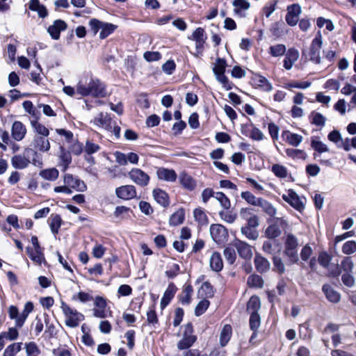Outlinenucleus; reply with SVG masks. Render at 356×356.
Masks as SVG:
<instances>
[{"label":"nucleus","instance_id":"1","mask_svg":"<svg viewBox=\"0 0 356 356\" xmlns=\"http://www.w3.org/2000/svg\"><path fill=\"white\" fill-rule=\"evenodd\" d=\"M11 163L15 169H24L32 163L35 166L41 167L42 163L38 152L31 149L26 148L22 154L12 157Z\"/></svg>","mask_w":356,"mask_h":356},{"label":"nucleus","instance_id":"2","mask_svg":"<svg viewBox=\"0 0 356 356\" xmlns=\"http://www.w3.org/2000/svg\"><path fill=\"white\" fill-rule=\"evenodd\" d=\"M76 92L81 96L91 95L94 97H104L107 94L104 83L99 79L92 78L90 79L87 85L79 83L76 86Z\"/></svg>","mask_w":356,"mask_h":356},{"label":"nucleus","instance_id":"3","mask_svg":"<svg viewBox=\"0 0 356 356\" xmlns=\"http://www.w3.org/2000/svg\"><path fill=\"white\" fill-rule=\"evenodd\" d=\"M31 241L33 248L28 246L26 248V253L32 261L41 264L42 261L44 260V256L42 252L43 248L40 246L36 236H32Z\"/></svg>","mask_w":356,"mask_h":356},{"label":"nucleus","instance_id":"4","mask_svg":"<svg viewBox=\"0 0 356 356\" xmlns=\"http://www.w3.org/2000/svg\"><path fill=\"white\" fill-rule=\"evenodd\" d=\"M354 267L353 261L350 257H346L341 262L340 267L338 265L330 266L329 268L330 275L332 277H337L341 273V268L345 273H352Z\"/></svg>","mask_w":356,"mask_h":356},{"label":"nucleus","instance_id":"5","mask_svg":"<svg viewBox=\"0 0 356 356\" xmlns=\"http://www.w3.org/2000/svg\"><path fill=\"white\" fill-rule=\"evenodd\" d=\"M210 234L212 239L218 244L222 243L228 236L227 229L220 224H212L210 226Z\"/></svg>","mask_w":356,"mask_h":356},{"label":"nucleus","instance_id":"6","mask_svg":"<svg viewBox=\"0 0 356 356\" xmlns=\"http://www.w3.org/2000/svg\"><path fill=\"white\" fill-rule=\"evenodd\" d=\"M129 178L137 185L144 187L149 182V176L140 168H133L129 172Z\"/></svg>","mask_w":356,"mask_h":356},{"label":"nucleus","instance_id":"7","mask_svg":"<svg viewBox=\"0 0 356 356\" xmlns=\"http://www.w3.org/2000/svg\"><path fill=\"white\" fill-rule=\"evenodd\" d=\"M64 184L68 186L71 189L73 188L77 191L83 192L86 191L87 186L83 181L77 177H74L72 174H65L63 178Z\"/></svg>","mask_w":356,"mask_h":356},{"label":"nucleus","instance_id":"8","mask_svg":"<svg viewBox=\"0 0 356 356\" xmlns=\"http://www.w3.org/2000/svg\"><path fill=\"white\" fill-rule=\"evenodd\" d=\"M116 196L123 200H129L136 197V187L133 185H124L115 188Z\"/></svg>","mask_w":356,"mask_h":356},{"label":"nucleus","instance_id":"9","mask_svg":"<svg viewBox=\"0 0 356 356\" xmlns=\"http://www.w3.org/2000/svg\"><path fill=\"white\" fill-rule=\"evenodd\" d=\"M300 13L301 8L298 4L294 3L289 6L287 7V13L285 17L286 23L291 26L296 25Z\"/></svg>","mask_w":356,"mask_h":356},{"label":"nucleus","instance_id":"10","mask_svg":"<svg viewBox=\"0 0 356 356\" xmlns=\"http://www.w3.org/2000/svg\"><path fill=\"white\" fill-rule=\"evenodd\" d=\"M93 123L105 129L106 131H111L114 122L107 113H99L93 120Z\"/></svg>","mask_w":356,"mask_h":356},{"label":"nucleus","instance_id":"11","mask_svg":"<svg viewBox=\"0 0 356 356\" xmlns=\"http://www.w3.org/2000/svg\"><path fill=\"white\" fill-rule=\"evenodd\" d=\"M283 200L288 202L291 207L296 210L301 211L304 209V204L300 200V197L297 193L293 190H289L286 195H282Z\"/></svg>","mask_w":356,"mask_h":356},{"label":"nucleus","instance_id":"12","mask_svg":"<svg viewBox=\"0 0 356 356\" xmlns=\"http://www.w3.org/2000/svg\"><path fill=\"white\" fill-rule=\"evenodd\" d=\"M67 28V23L62 19H56L54 24L49 26L47 32L54 40H58L60 38V31H65Z\"/></svg>","mask_w":356,"mask_h":356},{"label":"nucleus","instance_id":"13","mask_svg":"<svg viewBox=\"0 0 356 356\" xmlns=\"http://www.w3.org/2000/svg\"><path fill=\"white\" fill-rule=\"evenodd\" d=\"M252 85L256 88H260L261 90L269 92L273 89L272 84L268 80L259 74H254L251 79Z\"/></svg>","mask_w":356,"mask_h":356},{"label":"nucleus","instance_id":"14","mask_svg":"<svg viewBox=\"0 0 356 356\" xmlns=\"http://www.w3.org/2000/svg\"><path fill=\"white\" fill-rule=\"evenodd\" d=\"M239 256L245 259H250L252 255L251 246L247 243L236 239L234 243Z\"/></svg>","mask_w":356,"mask_h":356},{"label":"nucleus","instance_id":"15","mask_svg":"<svg viewBox=\"0 0 356 356\" xmlns=\"http://www.w3.org/2000/svg\"><path fill=\"white\" fill-rule=\"evenodd\" d=\"M177 291V288L173 282L168 284L161 300L160 306L161 309H163L170 304Z\"/></svg>","mask_w":356,"mask_h":356},{"label":"nucleus","instance_id":"16","mask_svg":"<svg viewBox=\"0 0 356 356\" xmlns=\"http://www.w3.org/2000/svg\"><path fill=\"white\" fill-rule=\"evenodd\" d=\"M257 207H261L262 211L268 216V220L280 218V217L277 216V211L276 208L266 200L262 198Z\"/></svg>","mask_w":356,"mask_h":356},{"label":"nucleus","instance_id":"17","mask_svg":"<svg viewBox=\"0 0 356 356\" xmlns=\"http://www.w3.org/2000/svg\"><path fill=\"white\" fill-rule=\"evenodd\" d=\"M156 175L159 179L168 182H174L177 178V175L173 169L165 168H159L157 170Z\"/></svg>","mask_w":356,"mask_h":356},{"label":"nucleus","instance_id":"18","mask_svg":"<svg viewBox=\"0 0 356 356\" xmlns=\"http://www.w3.org/2000/svg\"><path fill=\"white\" fill-rule=\"evenodd\" d=\"M26 133V127L19 121H15L12 126V136L17 140H22Z\"/></svg>","mask_w":356,"mask_h":356},{"label":"nucleus","instance_id":"19","mask_svg":"<svg viewBox=\"0 0 356 356\" xmlns=\"http://www.w3.org/2000/svg\"><path fill=\"white\" fill-rule=\"evenodd\" d=\"M156 202L163 207H168L170 204L168 194L161 188H156L152 192Z\"/></svg>","mask_w":356,"mask_h":356},{"label":"nucleus","instance_id":"20","mask_svg":"<svg viewBox=\"0 0 356 356\" xmlns=\"http://www.w3.org/2000/svg\"><path fill=\"white\" fill-rule=\"evenodd\" d=\"M29 8L38 13V15L41 18H45L48 16V10L46 6L41 4L39 0H30L29 3Z\"/></svg>","mask_w":356,"mask_h":356},{"label":"nucleus","instance_id":"21","mask_svg":"<svg viewBox=\"0 0 356 356\" xmlns=\"http://www.w3.org/2000/svg\"><path fill=\"white\" fill-rule=\"evenodd\" d=\"M33 307L34 306L32 302H27L25 304L23 312L19 314V317L15 321V326L17 327L20 328L24 325L29 314L33 310Z\"/></svg>","mask_w":356,"mask_h":356},{"label":"nucleus","instance_id":"22","mask_svg":"<svg viewBox=\"0 0 356 356\" xmlns=\"http://www.w3.org/2000/svg\"><path fill=\"white\" fill-rule=\"evenodd\" d=\"M232 5L234 7V13L241 17L245 16L244 11L248 10L250 7V4L247 0H234Z\"/></svg>","mask_w":356,"mask_h":356},{"label":"nucleus","instance_id":"23","mask_svg":"<svg viewBox=\"0 0 356 356\" xmlns=\"http://www.w3.org/2000/svg\"><path fill=\"white\" fill-rule=\"evenodd\" d=\"M299 56L298 51L295 49H289L284 59V67L286 70H291L293 63L298 60Z\"/></svg>","mask_w":356,"mask_h":356},{"label":"nucleus","instance_id":"24","mask_svg":"<svg viewBox=\"0 0 356 356\" xmlns=\"http://www.w3.org/2000/svg\"><path fill=\"white\" fill-rule=\"evenodd\" d=\"M47 136H35L33 140V146L41 152H47L50 149V143Z\"/></svg>","mask_w":356,"mask_h":356},{"label":"nucleus","instance_id":"25","mask_svg":"<svg viewBox=\"0 0 356 356\" xmlns=\"http://www.w3.org/2000/svg\"><path fill=\"white\" fill-rule=\"evenodd\" d=\"M179 179L180 184L184 188L188 191H193L195 189L196 186V182L193 179V177L188 175L186 172H181L179 174Z\"/></svg>","mask_w":356,"mask_h":356},{"label":"nucleus","instance_id":"26","mask_svg":"<svg viewBox=\"0 0 356 356\" xmlns=\"http://www.w3.org/2000/svg\"><path fill=\"white\" fill-rule=\"evenodd\" d=\"M254 263L257 270L260 273H266L270 269V262L261 255L256 254Z\"/></svg>","mask_w":356,"mask_h":356},{"label":"nucleus","instance_id":"27","mask_svg":"<svg viewBox=\"0 0 356 356\" xmlns=\"http://www.w3.org/2000/svg\"><path fill=\"white\" fill-rule=\"evenodd\" d=\"M210 267L215 272H220L223 268V262L219 252H215L210 258Z\"/></svg>","mask_w":356,"mask_h":356},{"label":"nucleus","instance_id":"28","mask_svg":"<svg viewBox=\"0 0 356 356\" xmlns=\"http://www.w3.org/2000/svg\"><path fill=\"white\" fill-rule=\"evenodd\" d=\"M323 291L329 301L334 303L339 302L341 298L340 294L331 286L328 284L323 285Z\"/></svg>","mask_w":356,"mask_h":356},{"label":"nucleus","instance_id":"29","mask_svg":"<svg viewBox=\"0 0 356 356\" xmlns=\"http://www.w3.org/2000/svg\"><path fill=\"white\" fill-rule=\"evenodd\" d=\"M193 291L191 285H186L182 292L178 296L179 300L182 305H189L191 302V295Z\"/></svg>","mask_w":356,"mask_h":356},{"label":"nucleus","instance_id":"30","mask_svg":"<svg viewBox=\"0 0 356 356\" xmlns=\"http://www.w3.org/2000/svg\"><path fill=\"white\" fill-rule=\"evenodd\" d=\"M49 227L54 234H57L62 225L63 220L58 214H51L49 218Z\"/></svg>","mask_w":356,"mask_h":356},{"label":"nucleus","instance_id":"31","mask_svg":"<svg viewBox=\"0 0 356 356\" xmlns=\"http://www.w3.org/2000/svg\"><path fill=\"white\" fill-rule=\"evenodd\" d=\"M184 210L180 209L171 215L169 219V224L170 226H177L184 222Z\"/></svg>","mask_w":356,"mask_h":356},{"label":"nucleus","instance_id":"32","mask_svg":"<svg viewBox=\"0 0 356 356\" xmlns=\"http://www.w3.org/2000/svg\"><path fill=\"white\" fill-rule=\"evenodd\" d=\"M282 137L286 140V141L293 146H298L302 140V136L296 134L291 133L289 131H284L282 133Z\"/></svg>","mask_w":356,"mask_h":356},{"label":"nucleus","instance_id":"33","mask_svg":"<svg viewBox=\"0 0 356 356\" xmlns=\"http://www.w3.org/2000/svg\"><path fill=\"white\" fill-rule=\"evenodd\" d=\"M232 331V329L230 325L227 324L224 325L220 335V343L221 346L223 347L227 344L231 339Z\"/></svg>","mask_w":356,"mask_h":356},{"label":"nucleus","instance_id":"34","mask_svg":"<svg viewBox=\"0 0 356 356\" xmlns=\"http://www.w3.org/2000/svg\"><path fill=\"white\" fill-rule=\"evenodd\" d=\"M261 307L260 299L257 296H252L247 303V311L250 313H258Z\"/></svg>","mask_w":356,"mask_h":356},{"label":"nucleus","instance_id":"35","mask_svg":"<svg viewBox=\"0 0 356 356\" xmlns=\"http://www.w3.org/2000/svg\"><path fill=\"white\" fill-rule=\"evenodd\" d=\"M39 175L46 180L55 181L58 177L59 172L57 169L53 168L42 170L40 172Z\"/></svg>","mask_w":356,"mask_h":356},{"label":"nucleus","instance_id":"36","mask_svg":"<svg viewBox=\"0 0 356 356\" xmlns=\"http://www.w3.org/2000/svg\"><path fill=\"white\" fill-rule=\"evenodd\" d=\"M247 284L250 288L261 289L264 286V280L260 275L252 274L248 277Z\"/></svg>","mask_w":356,"mask_h":356},{"label":"nucleus","instance_id":"37","mask_svg":"<svg viewBox=\"0 0 356 356\" xmlns=\"http://www.w3.org/2000/svg\"><path fill=\"white\" fill-rule=\"evenodd\" d=\"M117 29V26L111 23L104 22L99 33V38L105 39L114 32Z\"/></svg>","mask_w":356,"mask_h":356},{"label":"nucleus","instance_id":"38","mask_svg":"<svg viewBox=\"0 0 356 356\" xmlns=\"http://www.w3.org/2000/svg\"><path fill=\"white\" fill-rule=\"evenodd\" d=\"M196 340L197 337H183L177 343V348L179 350L188 349L193 345Z\"/></svg>","mask_w":356,"mask_h":356},{"label":"nucleus","instance_id":"39","mask_svg":"<svg viewBox=\"0 0 356 356\" xmlns=\"http://www.w3.org/2000/svg\"><path fill=\"white\" fill-rule=\"evenodd\" d=\"M241 197L245 200L247 203L252 206L257 207L261 202L262 197H257L250 191H244L241 194Z\"/></svg>","mask_w":356,"mask_h":356},{"label":"nucleus","instance_id":"40","mask_svg":"<svg viewBox=\"0 0 356 356\" xmlns=\"http://www.w3.org/2000/svg\"><path fill=\"white\" fill-rule=\"evenodd\" d=\"M341 251L346 255H350L356 253V241L350 240L346 241L342 245Z\"/></svg>","mask_w":356,"mask_h":356},{"label":"nucleus","instance_id":"41","mask_svg":"<svg viewBox=\"0 0 356 356\" xmlns=\"http://www.w3.org/2000/svg\"><path fill=\"white\" fill-rule=\"evenodd\" d=\"M199 293L206 298H212L214 296V290L213 286L209 282H204L199 290Z\"/></svg>","mask_w":356,"mask_h":356},{"label":"nucleus","instance_id":"42","mask_svg":"<svg viewBox=\"0 0 356 356\" xmlns=\"http://www.w3.org/2000/svg\"><path fill=\"white\" fill-rule=\"evenodd\" d=\"M31 126L34 129L35 131L38 134V136H48L49 134V129L45 127L43 124L38 122L37 120L31 121Z\"/></svg>","mask_w":356,"mask_h":356},{"label":"nucleus","instance_id":"43","mask_svg":"<svg viewBox=\"0 0 356 356\" xmlns=\"http://www.w3.org/2000/svg\"><path fill=\"white\" fill-rule=\"evenodd\" d=\"M241 234L248 239L256 240L259 237V232L255 228L243 226L241 229Z\"/></svg>","mask_w":356,"mask_h":356},{"label":"nucleus","instance_id":"44","mask_svg":"<svg viewBox=\"0 0 356 356\" xmlns=\"http://www.w3.org/2000/svg\"><path fill=\"white\" fill-rule=\"evenodd\" d=\"M261 325V317L259 313H250L249 325L251 330H258Z\"/></svg>","mask_w":356,"mask_h":356},{"label":"nucleus","instance_id":"45","mask_svg":"<svg viewBox=\"0 0 356 356\" xmlns=\"http://www.w3.org/2000/svg\"><path fill=\"white\" fill-rule=\"evenodd\" d=\"M22 343H13L9 345L4 350L3 356H15L22 349Z\"/></svg>","mask_w":356,"mask_h":356},{"label":"nucleus","instance_id":"46","mask_svg":"<svg viewBox=\"0 0 356 356\" xmlns=\"http://www.w3.org/2000/svg\"><path fill=\"white\" fill-rule=\"evenodd\" d=\"M210 302L206 298L200 300L195 308V315L200 316L202 315L209 307Z\"/></svg>","mask_w":356,"mask_h":356},{"label":"nucleus","instance_id":"47","mask_svg":"<svg viewBox=\"0 0 356 356\" xmlns=\"http://www.w3.org/2000/svg\"><path fill=\"white\" fill-rule=\"evenodd\" d=\"M265 234L269 239H275L281 234V230L277 225H271L266 229Z\"/></svg>","mask_w":356,"mask_h":356},{"label":"nucleus","instance_id":"48","mask_svg":"<svg viewBox=\"0 0 356 356\" xmlns=\"http://www.w3.org/2000/svg\"><path fill=\"white\" fill-rule=\"evenodd\" d=\"M224 256L227 263L229 264H233L236 259V254L235 252V249L233 247H227L224 249L223 251Z\"/></svg>","mask_w":356,"mask_h":356},{"label":"nucleus","instance_id":"49","mask_svg":"<svg viewBox=\"0 0 356 356\" xmlns=\"http://www.w3.org/2000/svg\"><path fill=\"white\" fill-rule=\"evenodd\" d=\"M215 197L225 209L228 210L230 208V200L222 192L216 193Z\"/></svg>","mask_w":356,"mask_h":356},{"label":"nucleus","instance_id":"50","mask_svg":"<svg viewBox=\"0 0 356 356\" xmlns=\"http://www.w3.org/2000/svg\"><path fill=\"white\" fill-rule=\"evenodd\" d=\"M219 216L222 220H225L228 223H233L236 219L237 214L231 211H220L219 212Z\"/></svg>","mask_w":356,"mask_h":356},{"label":"nucleus","instance_id":"51","mask_svg":"<svg viewBox=\"0 0 356 356\" xmlns=\"http://www.w3.org/2000/svg\"><path fill=\"white\" fill-rule=\"evenodd\" d=\"M298 245L297 238L291 234H288L285 242L284 250H297Z\"/></svg>","mask_w":356,"mask_h":356},{"label":"nucleus","instance_id":"52","mask_svg":"<svg viewBox=\"0 0 356 356\" xmlns=\"http://www.w3.org/2000/svg\"><path fill=\"white\" fill-rule=\"evenodd\" d=\"M180 273V267L177 264H172L168 266V270L165 272V275L169 279L175 278Z\"/></svg>","mask_w":356,"mask_h":356},{"label":"nucleus","instance_id":"53","mask_svg":"<svg viewBox=\"0 0 356 356\" xmlns=\"http://www.w3.org/2000/svg\"><path fill=\"white\" fill-rule=\"evenodd\" d=\"M273 270L282 275L285 272V266L282 259L277 256L273 258Z\"/></svg>","mask_w":356,"mask_h":356},{"label":"nucleus","instance_id":"54","mask_svg":"<svg viewBox=\"0 0 356 356\" xmlns=\"http://www.w3.org/2000/svg\"><path fill=\"white\" fill-rule=\"evenodd\" d=\"M188 39L193 40L194 41H199V40H207V37L206 35L204 29L201 28V27H198L193 31L191 36L188 37Z\"/></svg>","mask_w":356,"mask_h":356},{"label":"nucleus","instance_id":"55","mask_svg":"<svg viewBox=\"0 0 356 356\" xmlns=\"http://www.w3.org/2000/svg\"><path fill=\"white\" fill-rule=\"evenodd\" d=\"M226 65V60L224 58H218L216 65L213 67L214 74L225 73Z\"/></svg>","mask_w":356,"mask_h":356},{"label":"nucleus","instance_id":"56","mask_svg":"<svg viewBox=\"0 0 356 356\" xmlns=\"http://www.w3.org/2000/svg\"><path fill=\"white\" fill-rule=\"evenodd\" d=\"M285 52L286 46L284 44H279L270 47V54L274 57L282 56Z\"/></svg>","mask_w":356,"mask_h":356},{"label":"nucleus","instance_id":"57","mask_svg":"<svg viewBox=\"0 0 356 356\" xmlns=\"http://www.w3.org/2000/svg\"><path fill=\"white\" fill-rule=\"evenodd\" d=\"M84 319V316L82 314V316H70L66 317L65 325L70 327H76L79 325V322L82 321Z\"/></svg>","mask_w":356,"mask_h":356},{"label":"nucleus","instance_id":"58","mask_svg":"<svg viewBox=\"0 0 356 356\" xmlns=\"http://www.w3.org/2000/svg\"><path fill=\"white\" fill-rule=\"evenodd\" d=\"M61 309L66 317L70 316H82V314L78 312L76 310L72 309L69 305H67L65 302H61Z\"/></svg>","mask_w":356,"mask_h":356},{"label":"nucleus","instance_id":"59","mask_svg":"<svg viewBox=\"0 0 356 356\" xmlns=\"http://www.w3.org/2000/svg\"><path fill=\"white\" fill-rule=\"evenodd\" d=\"M100 146L99 145L95 144L89 140H86L84 150L88 155L90 156L91 154L98 152Z\"/></svg>","mask_w":356,"mask_h":356},{"label":"nucleus","instance_id":"60","mask_svg":"<svg viewBox=\"0 0 356 356\" xmlns=\"http://www.w3.org/2000/svg\"><path fill=\"white\" fill-rule=\"evenodd\" d=\"M272 172L275 175L280 178H284L287 175L286 168L279 164H274L272 166Z\"/></svg>","mask_w":356,"mask_h":356},{"label":"nucleus","instance_id":"61","mask_svg":"<svg viewBox=\"0 0 356 356\" xmlns=\"http://www.w3.org/2000/svg\"><path fill=\"white\" fill-rule=\"evenodd\" d=\"M25 348L28 356L36 355L40 353L36 343L33 341L26 343Z\"/></svg>","mask_w":356,"mask_h":356},{"label":"nucleus","instance_id":"62","mask_svg":"<svg viewBox=\"0 0 356 356\" xmlns=\"http://www.w3.org/2000/svg\"><path fill=\"white\" fill-rule=\"evenodd\" d=\"M276 241H266L263 244V250L268 254H274L276 250Z\"/></svg>","mask_w":356,"mask_h":356},{"label":"nucleus","instance_id":"63","mask_svg":"<svg viewBox=\"0 0 356 356\" xmlns=\"http://www.w3.org/2000/svg\"><path fill=\"white\" fill-rule=\"evenodd\" d=\"M331 259L332 257L328 253L321 252L318 255V261L322 266L328 268Z\"/></svg>","mask_w":356,"mask_h":356},{"label":"nucleus","instance_id":"64","mask_svg":"<svg viewBox=\"0 0 356 356\" xmlns=\"http://www.w3.org/2000/svg\"><path fill=\"white\" fill-rule=\"evenodd\" d=\"M341 281L345 286L349 288L353 287L355 283V278L351 273H344L341 277Z\"/></svg>","mask_w":356,"mask_h":356}]
</instances>
